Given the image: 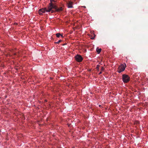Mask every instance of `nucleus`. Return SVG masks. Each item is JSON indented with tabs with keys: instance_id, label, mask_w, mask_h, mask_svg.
<instances>
[{
	"instance_id": "obj_1",
	"label": "nucleus",
	"mask_w": 148,
	"mask_h": 148,
	"mask_svg": "<svg viewBox=\"0 0 148 148\" xmlns=\"http://www.w3.org/2000/svg\"><path fill=\"white\" fill-rule=\"evenodd\" d=\"M47 8V12H51V13H53L55 12V10L56 9V5L51 2L50 3Z\"/></svg>"
},
{
	"instance_id": "obj_2",
	"label": "nucleus",
	"mask_w": 148,
	"mask_h": 148,
	"mask_svg": "<svg viewBox=\"0 0 148 148\" xmlns=\"http://www.w3.org/2000/svg\"><path fill=\"white\" fill-rule=\"evenodd\" d=\"M122 80L124 83H127L130 80V77L127 75L123 74L122 75Z\"/></svg>"
},
{
	"instance_id": "obj_3",
	"label": "nucleus",
	"mask_w": 148,
	"mask_h": 148,
	"mask_svg": "<svg viewBox=\"0 0 148 148\" xmlns=\"http://www.w3.org/2000/svg\"><path fill=\"white\" fill-rule=\"evenodd\" d=\"M75 60L78 62H82L83 59L82 56L79 55H77L75 57Z\"/></svg>"
},
{
	"instance_id": "obj_4",
	"label": "nucleus",
	"mask_w": 148,
	"mask_h": 148,
	"mask_svg": "<svg viewBox=\"0 0 148 148\" xmlns=\"http://www.w3.org/2000/svg\"><path fill=\"white\" fill-rule=\"evenodd\" d=\"M125 69V66L123 64H121L118 68V72L120 73L121 72L123 71Z\"/></svg>"
},
{
	"instance_id": "obj_5",
	"label": "nucleus",
	"mask_w": 148,
	"mask_h": 148,
	"mask_svg": "<svg viewBox=\"0 0 148 148\" xmlns=\"http://www.w3.org/2000/svg\"><path fill=\"white\" fill-rule=\"evenodd\" d=\"M67 6L69 8H72L73 7L72 5H73V2L71 1H69L67 3Z\"/></svg>"
},
{
	"instance_id": "obj_6",
	"label": "nucleus",
	"mask_w": 148,
	"mask_h": 148,
	"mask_svg": "<svg viewBox=\"0 0 148 148\" xmlns=\"http://www.w3.org/2000/svg\"><path fill=\"white\" fill-rule=\"evenodd\" d=\"M47 8H42L39 10V11H41L42 13H44L45 12H47Z\"/></svg>"
},
{
	"instance_id": "obj_7",
	"label": "nucleus",
	"mask_w": 148,
	"mask_h": 148,
	"mask_svg": "<svg viewBox=\"0 0 148 148\" xmlns=\"http://www.w3.org/2000/svg\"><path fill=\"white\" fill-rule=\"evenodd\" d=\"M62 10V7H60V8H58L56 6V9L55 10V12H60Z\"/></svg>"
},
{
	"instance_id": "obj_8",
	"label": "nucleus",
	"mask_w": 148,
	"mask_h": 148,
	"mask_svg": "<svg viewBox=\"0 0 148 148\" xmlns=\"http://www.w3.org/2000/svg\"><path fill=\"white\" fill-rule=\"evenodd\" d=\"M56 35L57 38H59L60 37V36H61L62 38L63 37V35H61L60 33H59L56 34Z\"/></svg>"
},
{
	"instance_id": "obj_9",
	"label": "nucleus",
	"mask_w": 148,
	"mask_h": 148,
	"mask_svg": "<svg viewBox=\"0 0 148 148\" xmlns=\"http://www.w3.org/2000/svg\"><path fill=\"white\" fill-rule=\"evenodd\" d=\"M101 49H99L98 48H97L96 49V51L99 54L100 53L101 51Z\"/></svg>"
},
{
	"instance_id": "obj_10",
	"label": "nucleus",
	"mask_w": 148,
	"mask_h": 148,
	"mask_svg": "<svg viewBox=\"0 0 148 148\" xmlns=\"http://www.w3.org/2000/svg\"><path fill=\"white\" fill-rule=\"evenodd\" d=\"M62 41V40H58V42H55V43H56V44H59Z\"/></svg>"
},
{
	"instance_id": "obj_11",
	"label": "nucleus",
	"mask_w": 148,
	"mask_h": 148,
	"mask_svg": "<svg viewBox=\"0 0 148 148\" xmlns=\"http://www.w3.org/2000/svg\"><path fill=\"white\" fill-rule=\"evenodd\" d=\"M94 37H92V36H91V37H92L91 38L92 39H94L95 37V35L94 34Z\"/></svg>"
},
{
	"instance_id": "obj_12",
	"label": "nucleus",
	"mask_w": 148,
	"mask_h": 148,
	"mask_svg": "<svg viewBox=\"0 0 148 148\" xmlns=\"http://www.w3.org/2000/svg\"><path fill=\"white\" fill-rule=\"evenodd\" d=\"M39 14L40 15H42V13H42V12H41V11H39Z\"/></svg>"
},
{
	"instance_id": "obj_13",
	"label": "nucleus",
	"mask_w": 148,
	"mask_h": 148,
	"mask_svg": "<svg viewBox=\"0 0 148 148\" xmlns=\"http://www.w3.org/2000/svg\"><path fill=\"white\" fill-rule=\"evenodd\" d=\"M99 67H100V65H97V67H96V69H98Z\"/></svg>"
},
{
	"instance_id": "obj_14",
	"label": "nucleus",
	"mask_w": 148,
	"mask_h": 148,
	"mask_svg": "<svg viewBox=\"0 0 148 148\" xmlns=\"http://www.w3.org/2000/svg\"><path fill=\"white\" fill-rule=\"evenodd\" d=\"M50 3L51 2V3H53V2H55V1L54 0H50Z\"/></svg>"
},
{
	"instance_id": "obj_15",
	"label": "nucleus",
	"mask_w": 148,
	"mask_h": 148,
	"mask_svg": "<svg viewBox=\"0 0 148 148\" xmlns=\"http://www.w3.org/2000/svg\"><path fill=\"white\" fill-rule=\"evenodd\" d=\"M104 70V69L103 67H101V71H103Z\"/></svg>"
},
{
	"instance_id": "obj_16",
	"label": "nucleus",
	"mask_w": 148,
	"mask_h": 148,
	"mask_svg": "<svg viewBox=\"0 0 148 148\" xmlns=\"http://www.w3.org/2000/svg\"><path fill=\"white\" fill-rule=\"evenodd\" d=\"M102 73V71H101L99 73V75H100L101 74V73Z\"/></svg>"
},
{
	"instance_id": "obj_17",
	"label": "nucleus",
	"mask_w": 148,
	"mask_h": 148,
	"mask_svg": "<svg viewBox=\"0 0 148 148\" xmlns=\"http://www.w3.org/2000/svg\"><path fill=\"white\" fill-rule=\"evenodd\" d=\"M83 7H84V8H86V7L85 6H83Z\"/></svg>"
},
{
	"instance_id": "obj_18",
	"label": "nucleus",
	"mask_w": 148,
	"mask_h": 148,
	"mask_svg": "<svg viewBox=\"0 0 148 148\" xmlns=\"http://www.w3.org/2000/svg\"><path fill=\"white\" fill-rule=\"evenodd\" d=\"M66 45V44H64L63 45Z\"/></svg>"
}]
</instances>
